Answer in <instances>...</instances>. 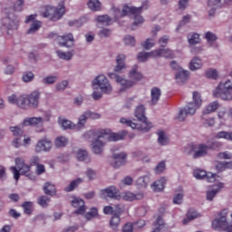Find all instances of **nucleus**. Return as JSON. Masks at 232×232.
I'll list each match as a JSON object with an SVG mask.
<instances>
[{
	"label": "nucleus",
	"instance_id": "nucleus-1",
	"mask_svg": "<svg viewBox=\"0 0 232 232\" xmlns=\"http://www.w3.org/2000/svg\"><path fill=\"white\" fill-rule=\"evenodd\" d=\"M97 139L92 142V151L96 155L102 153V149L106 142L122 140L128 135L126 130L118 133H111L110 129H103L96 132Z\"/></svg>",
	"mask_w": 232,
	"mask_h": 232
},
{
	"label": "nucleus",
	"instance_id": "nucleus-2",
	"mask_svg": "<svg viewBox=\"0 0 232 232\" xmlns=\"http://www.w3.org/2000/svg\"><path fill=\"white\" fill-rule=\"evenodd\" d=\"M10 104H15L21 110H35L39 108V101H41V93L39 91H34L29 94H22L17 96L13 94L8 97Z\"/></svg>",
	"mask_w": 232,
	"mask_h": 232
},
{
	"label": "nucleus",
	"instance_id": "nucleus-3",
	"mask_svg": "<svg viewBox=\"0 0 232 232\" xmlns=\"http://www.w3.org/2000/svg\"><path fill=\"white\" fill-rule=\"evenodd\" d=\"M135 117L138 119L140 123H135L126 118H121L120 122L121 124H126V126H129L132 130H138L144 133L150 131L153 128V124H151L146 117V108L144 105H140L136 108Z\"/></svg>",
	"mask_w": 232,
	"mask_h": 232
},
{
	"label": "nucleus",
	"instance_id": "nucleus-4",
	"mask_svg": "<svg viewBox=\"0 0 232 232\" xmlns=\"http://www.w3.org/2000/svg\"><path fill=\"white\" fill-rule=\"evenodd\" d=\"M149 5L150 3L148 1H144L140 7L124 5L122 11L121 12V10H118V12L120 14V17H125L128 14L134 15L133 26H139V24H142V23H144V18L140 14H142V10H148Z\"/></svg>",
	"mask_w": 232,
	"mask_h": 232
},
{
	"label": "nucleus",
	"instance_id": "nucleus-5",
	"mask_svg": "<svg viewBox=\"0 0 232 232\" xmlns=\"http://www.w3.org/2000/svg\"><path fill=\"white\" fill-rule=\"evenodd\" d=\"M202 104V97L198 92H193V102H189L187 107L181 109L176 117L177 121L179 122H184L186 121L187 115H195L198 108H200Z\"/></svg>",
	"mask_w": 232,
	"mask_h": 232
},
{
	"label": "nucleus",
	"instance_id": "nucleus-6",
	"mask_svg": "<svg viewBox=\"0 0 232 232\" xmlns=\"http://www.w3.org/2000/svg\"><path fill=\"white\" fill-rule=\"evenodd\" d=\"M213 95L216 99L222 101H232V82L227 80L225 82H220L213 91Z\"/></svg>",
	"mask_w": 232,
	"mask_h": 232
},
{
	"label": "nucleus",
	"instance_id": "nucleus-7",
	"mask_svg": "<svg viewBox=\"0 0 232 232\" xmlns=\"http://www.w3.org/2000/svg\"><path fill=\"white\" fill-rule=\"evenodd\" d=\"M227 208H225L218 214L219 218L212 221L213 229L232 232V225H227Z\"/></svg>",
	"mask_w": 232,
	"mask_h": 232
},
{
	"label": "nucleus",
	"instance_id": "nucleus-8",
	"mask_svg": "<svg viewBox=\"0 0 232 232\" xmlns=\"http://www.w3.org/2000/svg\"><path fill=\"white\" fill-rule=\"evenodd\" d=\"M65 12L64 2H60L57 7L47 6L44 17H49L52 21H59Z\"/></svg>",
	"mask_w": 232,
	"mask_h": 232
},
{
	"label": "nucleus",
	"instance_id": "nucleus-9",
	"mask_svg": "<svg viewBox=\"0 0 232 232\" xmlns=\"http://www.w3.org/2000/svg\"><path fill=\"white\" fill-rule=\"evenodd\" d=\"M15 164L16 167H11V170L15 180H19L20 175H26V177H30V166L24 163V160L17 158L15 160Z\"/></svg>",
	"mask_w": 232,
	"mask_h": 232
},
{
	"label": "nucleus",
	"instance_id": "nucleus-10",
	"mask_svg": "<svg viewBox=\"0 0 232 232\" xmlns=\"http://www.w3.org/2000/svg\"><path fill=\"white\" fill-rule=\"evenodd\" d=\"M92 86L96 90H101L102 93H111V84L104 74L98 75L92 82Z\"/></svg>",
	"mask_w": 232,
	"mask_h": 232
},
{
	"label": "nucleus",
	"instance_id": "nucleus-11",
	"mask_svg": "<svg viewBox=\"0 0 232 232\" xmlns=\"http://www.w3.org/2000/svg\"><path fill=\"white\" fill-rule=\"evenodd\" d=\"M2 24L7 30H17L19 28V18L14 14H9L2 19Z\"/></svg>",
	"mask_w": 232,
	"mask_h": 232
},
{
	"label": "nucleus",
	"instance_id": "nucleus-12",
	"mask_svg": "<svg viewBox=\"0 0 232 232\" xmlns=\"http://www.w3.org/2000/svg\"><path fill=\"white\" fill-rule=\"evenodd\" d=\"M53 146V144L52 143V140L48 138H43L37 141L34 147V150L36 153H43V151H50Z\"/></svg>",
	"mask_w": 232,
	"mask_h": 232
},
{
	"label": "nucleus",
	"instance_id": "nucleus-13",
	"mask_svg": "<svg viewBox=\"0 0 232 232\" xmlns=\"http://www.w3.org/2000/svg\"><path fill=\"white\" fill-rule=\"evenodd\" d=\"M72 208H78L74 211L75 215H84L86 213V206H84V200L81 198L73 197L71 200Z\"/></svg>",
	"mask_w": 232,
	"mask_h": 232
},
{
	"label": "nucleus",
	"instance_id": "nucleus-14",
	"mask_svg": "<svg viewBox=\"0 0 232 232\" xmlns=\"http://www.w3.org/2000/svg\"><path fill=\"white\" fill-rule=\"evenodd\" d=\"M195 179H204L207 182H215V174L211 172H206V170L195 169L193 172Z\"/></svg>",
	"mask_w": 232,
	"mask_h": 232
},
{
	"label": "nucleus",
	"instance_id": "nucleus-15",
	"mask_svg": "<svg viewBox=\"0 0 232 232\" xmlns=\"http://www.w3.org/2000/svg\"><path fill=\"white\" fill-rule=\"evenodd\" d=\"M57 41L60 46H66V48H72L73 46V34H69L63 36H58Z\"/></svg>",
	"mask_w": 232,
	"mask_h": 232
},
{
	"label": "nucleus",
	"instance_id": "nucleus-16",
	"mask_svg": "<svg viewBox=\"0 0 232 232\" xmlns=\"http://www.w3.org/2000/svg\"><path fill=\"white\" fill-rule=\"evenodd\" d=\"M126 157H128V155L125 152L114 154L112 157L114 161L111 163L112 168H121V166H124V164H126Z\"/></svg>",
	"mask_w": 232,
	"mask_h": 232
},
{
	"label": "nucleus",
	"instance_id": "nucleus-17",
	"mask_svg": "<svg viewBox=\"0 0 232 232\" xmlns=\"http://www.w3.org/2000/svg\"><path fill=\"white\" fill-rule=\"evenodd\" d=\"M122 198L127 202H133V200H142V198H144V194L143 193L135 194L130 191H127V192H123Z\"/></svg>",
	"mask_w": 232,
	"mask_h": 232
},
{
	"label": "nucleus",
	"instance_id": "nucleus-18",
	"mask_svg": "<svg viewBox=\"0 0 232 232\" xmlns=\"http://www.w3.org/2000/svg\"><path fill=\"white\" fill-rule=\"evenodd\" d=\"M44 120L42 117L26 118L24 121V126H43Z\"/></svg>",
	"mask_w": 232,
	"mask_h": 232
},
{
	"label": "nucleus",
	"instance_id": "nucleus-19",
	"mask_svg": "<svg viewBox=\"0 0 232 232\" xmlns=\"http://www.w3.org/2000/svg\"><path fill=\"white\" fill-rule=\"evenodd\" d=\"M101 193L102 197H109L110 198H116L119 189L114 186H111L105 189H102Z\"/></svg>",
	"mask_w": 232,
	"mask_h": 232
},
{
	"label": "nucleus",
	"instance_id": "nucleus-20",
	"mask_svg": "<svg viewBox=\"0 0 232 232\" xmlns=\"http://www.w3.org/2000/svg\"><path fill=\"white\" fill-rule=\"evenodd\" d=\"M156 59L157 57H165L166 59H173L175 57V54L173 53V51L169 49H159L154 51Z\"/></svg>",
	"mask_w": 232,
	"mask_h": 232
},
{
	"label": "nucleus",
	"instance_id": "nucleus-21",
	"mask_svg": "<svg viewBox=\"0 0 232 232\" xmlns=\"http://www.w3.org/2000/svg\"><path fill=\"white\" fill-rule=\"evenodd\" d=\"M116 82H118L121 85V92H124V90H128V88H131L135 86V82L125 80L121 76H116Z\"/></svg>",
	"mask_w": 232,
	"mask_h": 232
},
{
	"label": "nucleus",
	"instance_id": "nucleus-22",
	"mask_svg": "<svg viewBox=\"0 0 232 232\" xmlns=\"http://www.w3.org/2000/svg\"><path fill=\"white\" fill-rule=\"evenodd\" d=\"M160 95H162V92H160V89L157 87H153L150 91V103L155 106L159 101H160Z\"/></svg>",
	"mask_w": 232,
	"mask_h": 232
},
{
	"label": "nucleus",
	"instance_id": "nucleus-23",
	"mask_svg": "<svg viewBox=\"0 0 232 232\" xmlns=\"http://www.w3.org/2000/svg\"><path fill=\"white\" fill-rule=\"evenodd\" d=\"M208 145L199 144L198 145V150L194 152L193 159H200V157H206L208 155Z\"/></svg>",
	"mask_w": 232,
	"mask_h": 232
},
{
	"label": "nucleus",
	"instance_id": "nucleus-24",
	"mask_svg": "<svg viewBox=\"0 0 232 232\" xmlns=\"http://www.w3.org/2000/svg\"><path fill=\"white\" fill-rule=\"evenodd\" d=\"M176 80L178 81L179 84H184L189 77V72L185 71V70H179L176 73Z\"/></svg>",
	"mask_w": 232,
	"mask_h": 232
},
{
	"label": "nucleus",
	"instance_id": "nucleus-25",
	"mask_svg": "<svg viewBox=\"0 0 232 232\" xmlns=\"http://www.w3.org/2000/svg\"><path fill=\"white\" fill-rule=\"evenodd\" d=\"M200 217V214L196 211L195 208H189L187 213V218L183 219V224H189L191 220H195V218H198Z\"/></svg>",
	"mask_w": 232,
	"mask_h": 232
},
{
	"label": "nucleus",
	"instance_id": "nucleus-26",
	"mask_svg": "<svg viewBox=\"0 0 232 232\" xmlns=\"http://www.w3.org/2000/svg\"><path fill=\"white\" fill-rule=\"evenodd\" d=\"M126 61V56L124 54H119L116 59V68L115 72H121L124 68H126V63H124Z\"/></svg>",
	"mask_w": 232,
	"mask_h": 232
},
{
	"label": "nucleus",
	"instance_id": "nucleus-27",
	"mask_svg": "<svg viewBox=\"0 0 232 232\" xmlns=\"http://www.w3.org/2000/svg\"><path fill=\"white\" fill-rule=\"evenodd\" d=\"M80 184H82V179L78 178V179L71 181V183L64 188V191L66 193H70V192L75 190L76 188H79Z\"/></svg>",
	"mask_w": 232,
	"mask_h": 232
},
{
	"label": "nucleus",
	"instance_id": "nucleus-28",
	"mask_svg": "<svg viewBox=\"0 0 232 232\" xmlns=\"http://www.w3.org/2000/svg\"><path fill=\"white\" fill-rule=\"evenodd\" d=\"M119 226H121V216L119 213L114 214L110 220V227L113 231H117L119 229Z\"/></svg>",
	"mask_w": 232,
	"mask_h": 232
},
{
	"label": "nucleus",
	"instance_id": "nucleus-29",
	"mask_svg": "<svg viewBox=\"0 0 232 232\" xmlns=\"http://www.w3.org/2000/svg\"><path fill=\"white\" fill-rule=\"evenodd\" d=\"M138 70L139 65H134L132 67L131 71L129 73L130 79H132V81H141L142 73H140Z\"/></svg>",
	"mask_w": 232,
	"mask_h": 232
},
{
	"label": "nucleus",
	"instance_id": "nucleus-30",
	"mask_svg": "<svg viewBox=\"0 0 232 232\" xmlns=\"http://www.w3.org/2000/svg\"><path fill=\"white\" fill-rule=\"evenodd\" d=\"M150 58L156 59L155 51L150 53H139L138 54L139 63H146Z\"/></svg>",
	"mask_w": 232,
	"mask_h": 232
},
{
	"label": "nucleus",
	"instance_id": "nucleus-31",
	"mask_svg": "<svg viewBox=\"0 0 232 232\" xmlns=\"http://www.w3.org/2000/svg\"><path fill=\"white\" fill-rule=\"evenodd\" d=\"M166 188V178L155 181L152 185V189L156 192L162 191Z\"/></svg>",
	"mask_w": 232,
	"mask_h": 232
},
{
	"label": "nucleus",
	"instance_id": "nucleus-32",
	"mask_svg": "<svg viewBox=\"0 0 232 232\" xmlns=\"http://www.w3.org/2000/svg\"><path fill=\"white\" fill-rule=\"evenodd\" d=\"M200 68H202V60L198 57H194L190 62L189 69L195 72V70H200Z\"/></svg>",
	"mask_w": 232,
	"mask_h": 232
},
{
	"label": "nucleus",
	"instance_id": "nucleus-33",
	"mask_svg": "<svg viewBox=\"0 0 232 232\" xmlns=\"http://www.w3.org/2000/svg\"><path fill=\"white\" fill-rule=\"evenodd\" d=\"M218 188L207 191V200H210V201L213 200V198L217 197V194L220 191V189L224 188V183H218Z\"/></svg>",
	"mask_w": 232,
	"mask_h": 232
},
{
	"label": "nucleus",
	"instance_id": "nucleus-34",
	"mask_svg": "<svg viewBox=\"0 0 232 232\" xmlns=\"http://www.w3.org/2000/svg\"><path fill=\"white\" fill-rule=\"evenodd\" d=\"M44 191L45 195H50L51 197H53L56 193L55 185L46 182L44 186Z\"/></svg>",
	"mask_w": 232,
	"mask_h": 232
},
{
	"label": "nucleus",
	"instance_id": "nucleus-35",
	"mask_svg": "<svg viewBox=\"0 0 232 232\" xmlns=\"http://www.w3.org/2000/svg\"><path fill=\"white\" fill-rule=\"evenodd\" d=\"M96 21L103 26H110V24L111 23V18H110L108 14H102L97 16Z\"/></svg>",
	"mask_w": 232,
	"mask_h": 232
},
{
	"label": "nucleus",
	"instance_id": "nucleus-36",
	"mask_svg": "<svg viewBox=\"0 0 232 232\" xmlns=\"http://www.w3.org/2000/svg\"><path fill=\"white\" fill-rule=\"evenodd\" d=\"M222 2V0H208V5L210 8H212L208 14L209 15H213V14H215V10H217V8L220 7V3Z\"/></svg>",
	"mask_w": 232,
	"mask_h": 232
},
{
	"label": "nucleus",
	"instance_id": "nucleus-37",
	"mask_svg": "<svg viewBox=\"0 0 232 232\" xmlns=\"http://www.w3.org/2000/svg\"><path fill=\"white\" fill-rule=\"evenodd\" d=\"M218 110V102H212L208 107L203 111V115H208V113H213Z\"/></svg>",
	"mask_w": 232,
	"mask_h": 232
},
{
	"label": "nucleus",
	"instance_id": "nucleus-38",
	"mask_svg": "<svg viewBox=\"0 0 232 232\" xmlns=\"http://www.w3.org/2000/svg\"><path fill=\"white\" fill-rule=\"evenodd\" d=\"M56 53L60 59H63L64 61H70L73 57V51L69 52H63V51H56Z\"/></svg>",
	"mask_w": 232,
	"mask_h": 232
},
{
	"label": "nucleus",
	"instance_id": "nucleus-39",
	"mask_svg": "<svg viewBox=\"0 0 232 232\" xmlns=\"http://www.w3.org/2000/svg\"><path fill=\"white\" fill-rule=\"evenodd\" d=\"M68 144V138L64 136H59L54 140V145L56 148H64Z\"/></svg>",
	"mask_w": 232,
	"mask_h": 232
},
{
	"label": "nucleus",
	"instance_id": "nucleus-40",
	"mask_svg": "<svg viewBox=\"0 0 232 232\" xmlns=\"http://www.w3.org/2000/svg\"><path fill=\"white\" fill-rule=\"evenodd\" d=\"M88 6L92 12H99L101 10V2L99 0H89Z\"/></svg>",
	"mask_w": 232,
	"mask_h": 232
},
{
	"label": "nucleus",
	"instance_id": "nucleus-41",
	"mask_svg": "<svg viewBox=\"0 0 232 232\" xmlns=\"http://www.w3.org/2000/svg\"><path fill=\"white\" fill-rule=\"evenodd\" d=\"M205 77H207V79H213L214 81H217V79H218V72L217 69H208L205 72Z\"/></svg>",
	"mask_w": 232,
	"mask_h": 232
},
{
	"label": "nucleus",
	"instance_id": "nucleus-42",
	"mask_svg": "<svg viewBox=\"0 0 232 232\" xmlns=\"http://www.w3.org/2000/svg\"><path fill=\"white\" fill-rule=\"evenodd\" d=\"M188 43L190 44H198L200 43V35L197 33L188 35Z\"/></svg>",
	"mask_w": 232,
	"mask_h": 232
},
{
	"label": "nucleus",
	"instance_id": "nucleus-43",
	"mask_svg": "<svg viewBox=\"0 0 232 232\" xmlns=\"http://www.w3.org/2000/svg\"><path fill=\"white\" fill-rule=\"evenodd\" d=\"M217 139H225L226 140H232V132L222 130L217 133Z\"/></svg>",
	"mask_w": 232,
	"mask_h": 232
},
{
	"label": "nucleus",
	"instance_id": "nucleus-44",
	"mask_svg": "<svg viewBox=\"0 0 232 232\" xmlns=\"http://www.w3.org/2000/svg\"><path fill=\"white\" fill-rule=\"evenodd\" d=\"M35 75L34 74V72L28 71L24 72L23 76H22V81L24 82H32V81H34Z\"/></svg>",
	"mask_w": 232,
	"mask_h": 232
},
{
	"label": "nucleus",
	"instance_id": "nucleus-45",
	"mask_svg": "<svg viewBox=\"0 0 232 232\" xmlns=\"http://www.w3.org/2000/svg\"><path fill=\"white\" fill-rule=\"evenodd\" d=\"M158 137L159 144L161 146H166V144H168V138H166L164 130H160L158 132Z\"/></svg>",
	"mask_w": 232,
	"mask_h": 232
},
{
	"label": "nucleus",
	"instance_id": "nucleus-46",
	"mask_svg": "<svg viewBox=\"0 0 232 232\" xmlns=\"http://www.w3.org/2000/svg\"><path fill=\"white\" fill-rule=\"evenodd\" d=\"M149 182H150V177L148 176L140 177L137 180V184L138 186H140V188H147Z\"/></svg>",
	"mask_w": 232,
	"mask_h": 232
},
{
	"label": "nucleus",
	"instance_id": "nucleus-47",
	"mask_svg": "<svg viewBox=\"0 0 232 232\" xmlns=\"http://www.w3.org/2000/svg\"><path fill=\"white\" fill-rule=\"evenodd\" d=\"M10 130L14 137H16V138L23 137L24 131L21 127H19V126L10 127Z\"/></svg>",
	"mask_w": 232,
	"mask_h": 232
},
{
	"label": "nucleus",
	"instance_id": "nucleus-48",
	"mask_svg": "<svg viewBox=\"0 0 232 232\" xmlns=\"http://www.w3.org/2000/svg\"><path fill=\"white\" fill-rule=\"evenodd\" d=\"M41 24L42 23L39 21L33 22L31 27L28 30V34H35V32L41 28Z\"/></svg>",
	"mask_w": 232,
	"mask_h": 232
},
{
	"label": "nucleus",
	"instance_id": "nucleus-49",
	"mask_svg": "<svg viewBox=\"0 0 232 232\" xmlns=\"http://www.w3.org/2000/svg\"><path fill=\"white\" fill-rule=\"evenodd\" d=\"M218 158L221 160H231L232 153L229 151H222L218 154Z\"/></svg>",
	"mask_w": 232,
	"mask_h": 232
},
{
	"label": "nucleus",
	"instance_id": "nucleus-50",
	"mask_svg": "<svg viewBox=\"0 0 232 232\" xmlns=\"http://www.w3.org/2000/svg\"><path fill=\"white\" fill-rule=\"evenodd\" d=\"M88 121V112H84L79 118L78 128H84V124H86Z\"/></svg>",
	"mask_w": 232,
	"mask_h": 232
},
{
	"label": "nucleus",
	"instance_id": "nucleus-51",
	"mask_svg": "<svg viewBox=\"0 0 232 232\" xmlns=\"http://www.w3.org/2000/svg\"><path fill=\"white\" fill-rule=\"evenodd\" d=\"M88 157V152L84 150H79L76 154V159L80 160V162H82V160H86V158Z\"/></svg>",
	"mask_w": 232,
	"mask_h": 232
},
{
	"label": "nucleus",
	"instance_id": "nucleus-52",
	"mask_svg": "<svg viewBox=\"0 0 232 232\" xmlns=\"http://www.w3.org/2000/svg\"><path fill=\"white\" fill-rule=\"evenodd\" d=\"M60 124L63 128V130H72L73 128V125L72 124L71 121L68 120H60Z\"/></svg>",
	"mask_w": 232,
	"mask_h": 232
},
{
	"label": "nucleus",
	"instance_id": "nucleus-53",
	"mask_svg": "<svg viewBox=\"0 0 232 232\" xmlns=\"http://www.w3.org/2000/svg\"><path fill=\"white\" fill-rule=\"evenodd\" d=\"M44 84H55L57 82V76H47L42 80Z\"/></svg>",
	"mask_w": 232,
	"mask_h": 232
},
{
	"label": "nucleus",
	"instance_id": "nucleus-54",
	"mask_svg": "<svg viewBox=\"0 0 232 232\" xmlns=\"http://www.w3.org/2000/svg\"><path fill=\"white\" fill-rule=\"evenodd\" d=\"M48 202H50V198L48 196H42L38 198V204L42 206V208H46Z\"/></svg>",
	"mask_w": 232,
	"mask_h": 232
},
{
	"label": "nucleus",
	"instance_id": "nucleus-55",
	"mask_svg": "<svg viewBox=\"0 0 232 232\" xmlns=\"http://www.w3.org/2000/svg\"><path fill=\"white\" fill-rule=\"evenodd\" d=\"M153 46H155V41L151 38L147 39L143 44H142V47L145 50H150L151 48H153Z\"/></svg>",
	"mask_w": 232,
	"mask_h": 232
},
{
	"label": "nucleus",
	"instance_id": "nucleus-56",
	"mask_svg": "<svg viewBox=\"0 0 232 232\" xmlns=\"http://www.w3.org/2000/svg\"><path fill=\"white\" fill-rule=\"evenodd\" d=\"M23 208H24V211L26 215H32V202L30 201H25L24 204H23Z\"/></svg>",
	"mask_w": 232,
	"mask_h": 232
},
{
	"label": "nucleus",
	"instance_id": "nucleus-57",
	"mask_svg": "<svg viewBox=\"0 0 232 232\" xmlns=\"http://www.w3.org/2000/svg\"><path fill=\"white\" fill-rule=\"evenodd\" d=\"M132 184L133 179L130 176H127L121 181V188H122V186H131Z\"/></svg>",
	"mask_w": 232,
	"mask_h": 232
},
{
	"label": "nucleus",
	"instance_id": "nucleus-58",
	"mask_svg": "<svg viewBox=\"0 0 232 232\" xmlns=\"http://www.w3.org/2000/svg\"><path fill=\"white\" fill-rule=\"evenodd\" d=\"M67 86H68V81H63L56 84V90L58 92H64V90H66Z\"/></svg>",
	"mask_w": 232,
	"mask_h": 232
},
{
	"label": "nucleus",
	"instance_id": "nucleus-59",
	"mask_svg": "<svg viewBox=\"0 0 232 232\" xmlns=\"http://www.w3.org/2000/svg\"><path fill=\"white\" fill-rule=\"evenodd\" d=\"M123 41L127 46H135V38L133 36L127 35Z\"/></svg>",
	"mask_w": 232,
	"mask_h": 232
},
{
	"label": "nucleus",
	"instance_id": "nucleus-60",
	"mask_svg": "<svg viewBox=\"0 0 232 232\" xmlns=\"http://www.w3.org/2000/svg\"><path fill=\"white\" fill-rule=\"evenodd\" d=\"M207 146L208 150H220V148H222V143L218 141H212L210 144Z\"/></svg>",
	"mask_w": 232,
	"mask_h": 232
},
{
	"label": "nucleus",
	"instance_id": "nucleus-61",
	"mask_svg": "<svg viewBox=\"0 0 232 232\" xmlns=\"http://www.w3.org/2000/svg\"><path fill=\"white\" fill-rule=\"evenodd\" d=\"M205 39H207L208 43H213L217 41V35L211 32H207L205 34Z\"/></svg>",
	"mask_w": 232,
	"mask_h": 232
},
{
	"label": "nucleus",
	"instance_id": "nucleus-62",
	"mask_svg": "<svg viewBox=\"0 0 232 232\" xmlns=\"http://www.w3.org/2000/svg\"><path fill=\"white\" fill-rule=\"evenodd\" d=\"M166 169V163L164 161H160L155 168V172L158 174L162 173Z\"/></svg>",
	"mask_w": 232,
	"mask_h": 232
},
{
	"label": "nucleus",
	"instance_id": "nucleus-63",
	"mask_svg": "<svg viewBox=\"0 0 232 232\" xmlns=\"http://www.w3.org/2000/svg\"><path fill=\"white\" fill-rule=\"evenodd\" d=\"M23 6H24V2L23 0H18L14 4L15 12H23Z\"/></svg>",
	"mask_w": 232,
	"mask_h": 232
},
{
	"label": "nucleus",
	"instance_id": "nucleus-64",
	"mask_svg": "<svg viewBox=\"0 0 232 232\" xmlns=\"http://www.w3.org/2000/svg\"><path fill=\"white\" fill-rule=\"evenodd\" d=\"M182 200H184V194L183 193H179L177 194L174 198H173V203L174 204H182Z\"/></svg>",
	"mask_w": 232,
	"mask_h": 232
}]
</instances>
